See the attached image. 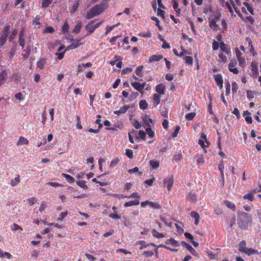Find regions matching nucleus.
I'll return each instance as SVG.
<instances>
[{"instance_id":"6e6552de","label":"nucleus","mask_w":261,"mask_h":261,"mask_svg":"<svg viewBox=\"0 0 261 261\" xmlns=\"http://www.w3.org/2000/svg\"><path fill=\"white\" fill-rule=\"evenodd\" d=\"M8 77V72L7 70H3L0 72V86L2 85Z\"/></svg>"},{"instance_id":"a878e982","label":"nucleus","mask_w":261,"mask_h":261,"mask_svg":"<svg viewBox=\"0 0 261 261\" xmlns=\"http://www.w3.org/2000/svg\"><path fill=\"white\" fill-rule=\"evenodd\" d=\"M151 233L153 237L156 238H163L164 237V235L163 233H159L155 229L152 230Z\"/></svg>"},{"instance_id":"2eb2a0df","label":"nucleus","mask_w":261,"mask_h":261,"mask_svg":"<svg viewBox=\"0 0 261 261\" xmlns=\"http://www.w3.org/2000/svg\"><path fill=\"white\" fill-rule=\"evenodd\" d=\"M165 87L163 84H159L156 86L155 90L160 94H164Z\"/></svg>"},{"instance_id":"f03ea898","label":"nucleus","mask_w":261,"mask_h":261,"mask_svg":"<svg viewBox=\"0 0 261 261\" xmlns=\"http://www.w3.org/2000/svg\"><path fill=\"white\" fill-rule=\"evenodd\" d=\"M106 8L107 6L105 4L96 5L87 12L85 17L87 19L92 18L96 16L99 15Z\"/></svg>"},{"instance_id":"9b49d317","label":"nucleus","mask_w":261,"mask_h":261,"mask_svg":"<svg viewBox=\"0 0 261 261\" xmlns=\"http://www.w3.org/2000/svg\"><path fill=\"white\" fill-rule=\"evenodd\" d=\"M142 120L144 124L146 125L147 127H151L150 123H152L153 122V120L149 117L148 115H145L142 118Z\"/></svg>"},{"instance_id":"ddd939ff","label":"nucleus","mask_w":261,"mask_h":261,"mask_svg":"<svg viewBox=\"0 0 261 261\" xmlns=\"http://www.w3.org/2000/svg\"><path fill=\"white\" fill-rule=\"evenodd\" d=\"M163 58V56L161 55H153L149 58L148 62H149V63H152V62H155V61H159L160 60H161Z\"/></svg>"},{"instance_id":"0e129e2a","label":"nucleus","mask_w":261,"mask_h":261,"mask_svg":"<svg viewBox=\"0 0 261 261\" xmlns=\"http://www.w3.org/2000/svg\"><path fill=\"white\" fill-rule=\"evenodd\" d=\"M54 31L55 30L53 27H48L45 29L44 32L46 33H53L54 32Z\"/></svg>"},{"instance_id":"2f4dec72","label":"nucleus","mask_w":261,"mask_h":261,"mask_svg":"<svg viewBox=\"0 0 261 261\" xmlns=\"http://www.w3.org/2000/svg\"><path fill=\"white\" fill-rule=\"evenodd\" d=\"M6 257L7 258L10 259L11 257V255L10 253L4 252L1 249H0V257Z\"/></svg>"},{"instance_id":"09e8293b","label":"nucleus","mask_w":261,"mask_h":261,"mask_svg":"<svg viewBox=\"0 0 261 261\" xmlns=\"http://www.w3.org/2000/svg\"><path fill=\"white\" fill-rule=\"evenodd\" d=\"M187 64L192 65L193 64V58L190 56H186L184 58Z\"/></svg>"},{"instance_id":"37998d69","label":"nucleus","mask_w":261,"mask_h":261,"mask_svg":"<svg viewBox=\"0 0 261 261\" xmlns=\"http://www.w3.org/2000/svg\"><path fill=\"white\" fill-rule=\"evenodd\" d=\"M53 0H43L42 6L43 8H47L51 3Z\"/></svg>"},{"instance_id":"864d4df0","label":"nucleus","mask_w":261,"mask_h":261,"mask_svg":"<svg viewBox=\"0 0 261 261\" xmlns=\"http://www.w3.org/2000/svg\"><path fill=\"white\" fill-rule=\"evenodd\" d=\"M139 137L144 141L146 140V134L143 130H140L138 132Z\"/></svg>"},{"instance_id":"680f3d73","label":"nucleus","mask_w":261,"mask_h":261,"mask_svg":"<svg viewBox=\"0 0 261 261\" xmlns=\"http://www.w3.org/2000/svg\"><path fill=\"white\" fill-rule=\"evenodd\" d=\"M238 89V86L236 82H233L232 83V93H236Z\"/></svg>"},{"instance_id":"774afa93","label":"nucleus","mask_w":261,"mask_h":261,"mask_svg":"<svg viewBox=\"0 0 261 261\" xmlns=\"http://www.w3.org/2000/svg\"><path fill=\"white\" fill-rule=\"evenodd\" d=\"M165 12L160 8H158L157 14L158 16H162L163 18H165Z\"/></svg>"},{"instance_id":"58836bf2","label":"nucleus","mask_w":261,"mask_h":261,"mask_svg":"<svg viewBox=\"0 0 261 261\" xmlns=\"http://www.w3.org/2000/svg\"><path fill=\"white\" fill-rule=\"evenodd\" d=\"M150 165L152 166L153 169H156L159 167L160 163L157 161H150Z\"/></svg>"},{"instance_id":"ea45409f","label":"nucleus","mask_w":261,"mask_h":261,"mask_svg":"<svg viewBox=\"0 0 261 261\" xmlns=\"http://www.w3.org/2000/svg\"><path fill=\"white\" fill-rule=\"evenodd\" d=\"M160 98L161 96L156 93L153 95V99L154 102H155L156 106L158 105L160 103Z\"/></svg>"},{"instance_id":"de8ad7c7","label":"nucleus","mask_w":261,"mask_h":261,"mask_svg":"<svg viewBox=\"0 0 261 261\" xmlns=\"http://www.w3.org/2000/svg\"><path fill=\"white\" fill-rule=\"evenodd\" d=\"M11 229L13 231H17L19 229L22 230V228L18 225L14 223L11 226Z\"/></svg>"},{"instance_id":"e433bc0d","label":"nucleus","mask_w":261,"mask_h":261,"mask_svg":"<svg viewBox=\"0 0 261 261\" xmlns=\"http://www.w3.org/2000/svg\"><path fill=\"white\" fill-rule=\"evenodd\" d=\"M146 131L149 138H153L154 136V133L152 130L151 127H147Z\"/></svg>"},{"instance_id":"338daca9","label":"nucleus","mask_w":261,"mask_h":261,"mask_svg":"<svg viewBox=\"0 0 261 261\" xmlns=\"http://www.w3.org/2000/svg\"><path fill=\"white\" fill-rule=\"evenodd\" d=\"M65 52L66 50L61 53H56V55L58 56V59L59 60H61L63 58Z\"/></svg>"},{"instance_id":"aec40b11","label":"nucleus","mask_w":261,"mask_h":261,"mask_svg":"<svg viewBox=\"0 0 261 261\" xmlns=\"http://www.w3.org/2000/svg\"><path fill=\"white\" fill-rule=\"evenodd\" d=\"M82 27V21H78L73 30V32L75 33L76 34L79 33L80 32Z\"/></svg>"},{"instance_id":"4d7b16f0","label":"nucleus","mask_w":261,"mask_h":261,"mask_svg":"<svg viewBox=\"0 0 261 261\" xmlns=\"http://www.w3.org/2000/svg\"><path fill=\"white\" fill-rule=\"evenodd\" d=\"M133 71V69L130 67H126L122 70L121 74H128Z\"/></svg>"},{"instance_id":"4c0bfd02","label":"nucleus","mask_w":261,"mask_h":261,"mask_svg":"<svg viewBox=\"0 0 261 261\" xmlns=\"http://www.w3.org/2000/svg\"><path fill=\"white\" fill-rule=\"evenodd\" d=\"M196 115V113L195 112H191L187 114L185 117L186 119L188 121H191L193 119Z\"/></svg>"},{"instance_id":"9d476101","label":"nucleus","mask_w":261,"mask_h":261,"mask_svg":"<svg viewBox=\"0 0 261 261\" xmlns=\"http://www.w3.org/2000/svg\"><path fill=\"white\" fill-rule=\"evenodd\" d=\"M236 62H230L228 65V68L229 71L232 72L233 74H238L239 73V70L236 68Z\"/></svg>"},{"instance_id":"6e6d98bb","label":"nucleus","mask_w":261,"mask_h":261,"mask_svg":"<svg viewBox=\"0 0 261 261\" xmlns=\"http://www.w3.org/2000/svg\"><path fill=\"white\" fill-rule=\"evenodd\" d=\"M244 21L249 22L251 24H253L254 23V19L251 16L246 17Z\"/></svg>"},{"instance_id":"dca6fc26","label":"nucleus","mask_w":261,"mask_h":261,"mask_svg":"<svg viewBox=\"0 0 261 261\" xmlns=\"http://www.w3.org/2000/svg\"><path fill=\"white\" fill-rule=\"evenodd\" d=\"M140 203V201L138 199H135L134 200L129 201L128 202H126L124 203L125 207L135 205H138Z\"/></svg>"},{"instance_id":"39448f33","label":"nucleus","mask_w":261,"mask_h":261,"mask_svg":"<svg viewBox=\"0 0 261 261\" xmlns=\"http://www.w3.org/2000/svg\"><path fill=\"white\" fill-rule=\"evenodd\" d=\"M146 205H148L154 210H160L161 207L160 204L156 202L146 201L141 203V206L143 207L145 206Z\"/></svg>"},{"instance_id":"5fc2aeb1","label":"nucleus","mask_w":261,"mask_h":261,"mask_svg":"<svg viewBox=\"0 0 261 261\" xmlns=\"http://www.w3.org/2000/svg\"><path fill=\"white\" fill-rule=\"evenodd\" d=\"M181 245L185 247L187 249H188V250H193V248L189 244L187 243L186 242H185V241H182L181 242Z\"/></svg>"},{"instance_id":"13d9d810","label":"nucleus","mask_w":261,"mask_h":261,"mask_svg":"<svg viewBox=\"0 0 261 261\" xmlns=\"http://www.w3.org/2000/svg\"><path fill=\"white\" fill-rule=\"evenodd\" d=\"M125 154L129 159H132L133 158V152L130 149H126L125 150Z\"/></svg>"},{"instance_id":"bb28decb","label":"nucleus","mask_w":261,"mask_h":261,"mask_svg":"<svg viewBox=\"0 0 261 261\" xmlns=\"http://www.w3.org/2000/svg\"><path fill=\"white\" fill-rule=\"evenodd\" d=\"M187 198L191 202L194 203L196 202L197 201L196 196L194 193H190L189 194V195L187 196Z\"/></svg>"},{"instance_id":"f8f14e48","label":"nucleus","mask_w":261,"mask_h":261,"mask_svg":"<svg viewBox=\"0 0 261 261\" xmlns=\"http://www.w3.org/2000/svg\"><path fill=\"white\" fill-rule=\"evenodd\" d=\"M131 85L137 91L140 92L141 93L144 92V91L142 89V87L140 83L139 82H133L131 83Z\"/></svg>"},{"instance_id":"a211bd4d","label":"nucleus","mask_w":261,"mask_h":261,"mask_svg":"<svg viewBox=\"0 0 261 261\" xmlns=\"http://www.w3.org/2000/svg\"><path fill=\"white\" fill-rule=\"evenodd\" d=\"M82 2V0H76L75 3L72 6L71 13H73L77 10L80 3Z\"/></svg>"},{"instance_id":"7c9ffc66","label":"nucleus","mask_w":261,"mask_h":261,"mask_svg":"<svg viewBox=\"0 0 261 261\" xmlns=\"http://www.w3.org/2000/svg\"><path fill=\"white\" fill-rule=\"evenodd\" d=\"M244 253L247 254L248 255H251L257 253V251L253 249L246 248L244 251Z\"/></svg>"},{"instance_id":"79ce46f5","label":"nucleus","mask_w":261,"mask_h":261,"mask_svg":"<svg viewBox=\"0 0 261 261\" xmlns=\"http://www.w3.org/2000/svg\"><path fill=\"white\" fill-rule=\"evenodd\" d=\"M198 143L201 146V147L203 149L204 152L206 153L207 151L205 148L208 147L209 145H205L204 142L202 139H199L198 141Z\"/></svg>"},{"instance_id":"1a4fd4ad","label":"nucleus","mask_w":261,"mask_h":261,"mask_svg":"<svg viewBox=\"0 0 261 261\" xmlns=\"http://www.w3.org/2000/svg\"><path fill=\"white\" fill-rule=\"evenodd\" d=\"M130 108L131 107L129 105H124L123 107L120 108L118 111H115L114 114L117 115H120L122 114H125Z\"/></svg>"},{"instance_id":"8fccbe9b","label":"nucleus","mask_w":261,"mask_h":261,"mask_svg":"<svg viewBox=\"0 0 261 261\" xmlns=\"http://www.w3.org/2000/svg\"><path fill=\"white\" fill-rule=\"evenodd\" d=\"M209 24L210 27L213 29V30H216L217 28V22L213 21V20H211Z\"/></svg>"},{"instance_id":"603ef678","label":"nucleus","mask_w":261,"mask_h":261,"mask_svg":"<svg viewBox=\"0 0 261 261\" xmlns=\"http://www.w3.org/2000/svg\"><path fill=\"white\" fill-rule=\"evenodd\" d=\"M197 162L198 164H203L204 162V160L202 155H197Z\"/></svg>"},{"instance_id":"f704fd0d","label":"nucleus","mask_w":261,"mask_h":261,"mask_svg":"<svg viewBox=\"0 0 261 261\" xmlns=\"http://www.w3.org/2000/svg\"><path fill=\"white\" fill-rule=\"evenodd\" d=\"M18 31L17 29H15L13 30L11 34L9 37V42H12L15 38L16 35L17 34Z\"/></svg>"},{"instance_id":"3c124183","label":"nucleus","mask_w":261,"mask_h":261,"mask_svg":"<svg viewBox=\"0 0 261 261\" xmlns=\"http://www.w3.org/2000/svg\"><path fill=\"white\" fill-rule=\"evenodd\" d=\"M27 201L30 206H32L37 202V199L35 197H31L28 199Z\"/></svg>"},{"instance_id":"a18cd8bd","label":"nucleus","mask_w":261,"mask_h":261,"mask_svg":"<svg viewBox=\"0 0 261 261\" xmlns=\"http://www.w3.org/2000/svg\"><path fill=\"white\" fill-rule=\"evenodd\" d=\"M120 160L118 158H116L114 160H113L110 164V167L111 168H113L114 167H115L117 166Z\"/></svg>"},{"instance_id":"393cba45","label":"nucleus","mask_w":261,"mask_h":261,"mask_svg":"<svg viewBox=\"0 0 261 261\" xmlns=\"http://www.w3.org/2000/svg\"><path fill=\"white\" fill-rule=\"evenodd\" d=\"M92 66L91 63H87L86 64H82L79 65L78 66V71H82L85 69L86 67H90Z\"/></svg>"},{"instance_id":"473e14b6","label":"nucleus","mask_w":261,"mask_h":261,"mask_svg":"<svg viewBox=\"0 0 261 261\" xmlns=\"http://www.w3.org/2000/svg\"><path fill=\"white\" fill-rule=\"evenodd\" d=\"M20 182V176L17 175L14 179H11V185L13 187L16 186Z\"/></svg>"},{"instance_id":"4468645a","label":"nucleus","mask_w":261,"mask_h":261,"mask_svg":"<svg viewBox=\"0 0 261 261\" xmlns=\"http://www.w3.org/2000/svg\"><path fill=\"white\" fill-rule=\"evenodd\" d=\"M220 49L222 51L228 55L230 53V50L227 48V45L225 44L223 42H221L220 43Z\"/></svg>"},{"instance_id":"5701e85b","label":"nucleus","mask_w":261,"mask_h":261,"mask_svg":"<svg viewBox=\"0 0 261 261\" xmlns=\"http://www.w3.org/2000/svg\"><path fill=\"white\" fill-rule=\"evenodd\" d=\"M24 144H29V141L25 138H24V137H20L19 139V140L17 142L16 145L17 146H19V145H23Z\"/></svg>"},{"instance_id":"20e7f679","label":"nucleus","mask_w":261,"mask_h":261,"mask_svg":"<svg viewBox=\"0 0 261 261\" xmlns=\"http://www.w3.org/2000/svg\"><path fill=\"white\" fill-rule=\"evenodd\" d=\"M94 22L95 21H92L85 26V29L87 31L88 33L86 36L93 33L95 30L98 28L101 24V22H99L96 23H94Z\"/></svg>"},{"instance_id":"e2e57ef3","label":"nucleus","mask_w":261,"mask_h":261,"mask_svg":"<svg viewBox=\"0 0 261 261\" xmlns=\"http://www.w3.org/2000/svg\"><path fill=\"white\" fill-rule=\"evenodd\" d=\"M212 47H213V50H217L219 47V43L215 40H213V44H212Z\"/></svg>"},{"instance_id":"423d86ee","label":"nucleus","mask_w":261,"mask_h":261,"mask_svg":"<svg viewBox=\"0 0 261 261\" xmlns=\"http://www.w3.org/2000/svg\"><path fill=\"white\" fill-rule=\"evenodd\" d=\"M236 55L240 65L243 66L245 64V59L242 56V54L238 48H236Z\"/></svg>"},{"instance_id":"a19ab883","label":"nucleus","mask_w":261,"mask_h":261,"mask_svg":"<svg viewBox=\"0 0 261 261\" xmlns=\"http://www.w3.org/2000/svg\"><path fill=\"white\" fill-rule=\"evenodd\" d=\"M66 180L69 183H72L74 181V179L71 176L66 174H63Z\"/></svg>"},{"instance_id":"cd10ccee","label":"nucleus","mask_w":261,"mask_h":261,"mask_svg":"<svg viewBox=\"0 0 261 261\" xmlns=\"http://www.w3.org/2000/svg\"><path fill=\"white\" fill-rule=\"evenodd\" d=\"M246 244L245 241H242L239 243V250L241 252H244V251L246 249Z\"/></svg>"},{"instance_id":"4be33fe9","label":"nucleus","mask_w":261,"mask_h":261,"mask_svg":"<svg viewBox=\"0 0 261 261\" xmlns=\"http://www.w3.org/2000/svg\"><path fill=\"white\" fill-rule=\"evenodd\" d=\"M79 41L80 40H76V42H72L70 45H69L68 46L67 49H75L76 48H77L81 44V43H80L79 42Z\"/></svg>"},{"instance_id":"c85d7f7f","label":"nucleus","mask_w":261,"mask_h":261,"mask_svg":"<svg viewBox=\"0 0 261 261\" xmlns=\"http://www.w3.org/2000/svg\"><path fill=\"white\" fill-rule=\"evenodd\" d=\"M140 108L142 110H145L148 107V103L145 100H141L139 102Z\"/></svg>"},{"instance_id":"0eeeda50","label":"nucleus","mask_w":261,"mask_h":261,"mask_svg":"<svg viewBox=\"0 0 261 261\" xmlns=\"http://www.w3.org/2000/svg\"><path fill=\"white\" fill-rule=\"evenodd\" d=\"M173 183V178L172 177L166 178L163 181V184L164 186H167L168 191H170L171 189Z\"/></svg>"},{"instance_id":"72a5a7b5","label":"nucleus","mask_w":261,"mask_h":261,"mask_svg":"<svg viewBox=\"0 0 261 261\" xmlns=\"http://www.w3.org/2000/svg\"><path fill=\"white\" fill-rule=\"evenodd\" d=\"M225 203L226 204V206L228 208H230L231 211H235L236 206H235L234 204L233 203H232V202H230L229 201L225 200Z\"/></svg>"},{"instance_id":"7ed1b4c3","label":"nucleus","mask_w":261,"mask_h":261,"mask_svg":"<svg viewBox=\"0 0 261 261\" xmlns=\"http://www.w3.org/2000/svg\"><path fill=\"white\" fill-rule=\"evenodd\" d=\"M10 25H6L3 28V32L0 34V45L3 46L6 42L10 31Z\"/></svg>"},{"instance_id":"6ab92c4d","label":"nucleus","mask_w":261,"mask_h":261,"mask_svg":"<svg viewBox=\"0 0 261 261\" xmlns=\"http://www.w3.org/2000/svg\"><path fill=\"white\" fill-rule=\"evenodd\" d=\"M214 79L217 85L223 83L222 76L221 74H218L214 75Z\"/></svg>"},{"instance_id":"052dcab7","label":"nucleus","mask_w":261,"mask_h":261,"mask_svg":"<svg viewBox=\"0 0 261 261\" xmlns=\"http://www.w3.org/2000/svg\"><path fill=\"white\" fill-rule=\"evenodd\" d=\"M208 256L211 259H218V255L217 254H215L211 252H210L208 253Z\"/></svg>"},{"instance_id":"c03bdc74","label":"nucleus","mask_w":261,"mask_h":261,"mask_svg":"<svg viewBox=\"0 0 261 261\" xmlns=\"http://www.w3.org/2000/svg\"><path fill=\"white\" fill-rule=\"evenodd\" d=\"M143 68V66H138L136 70V74L139 76V77H142V74L141 73L142 69Z\"/></svg>"},{"instance_id":"f3484780","label":"nucleus","mask_w":261,"mask_h":261,"mask_svg":"<svg viewBox=\"0 0 261 261\" xmlns=\"http://www.w3.org/2000/svg\"><path fill=\"white\" fill-rule=\"evenodd\" d=\"M165 243L166 244H171L174 247H177L179 245L178 242L172 238L167 240Z\"/></svg>"},{"instance_id":"c9c22d12","label":"nucleus","mask_w":261,"mask_h":261,"mask_svg":"<svg viewBox=\"0 0 261 261\" xmlns=\"http://www.w3.org/2000/svg\"><path fill=\"white\" fill-rule=\"evenodd\" d=\"M76 184L80 187L83 189H87L88 187L86 184V181L84 180H80L76 181Z\"/></svg>"},{"instance_id":"bf43d9fd","label":"nucleus","mask_w":261,"mask_h":261,"mask_svg":"<svg viewBox=\"0 0 261 261\" xmlns=\"http://www.w3.org/2000/svg\"><path fill=\"white\" fill-rule=\"evenodd\" d=\"M218 56L220 60L222 62L225 63L227 62V57L222 53L219 54Z\"/></svg>"},{"instance_id":"412c9836","label":"nucleus","mask_w":261,"mask_h":261,"mask_svg":"<svg viewBox=\"0 0 261 261\" xmlns=\"http://www.w3.org/2000/svg\"><path fill=\"white\" fill-rule=\"evenodd\" d=\"M31 50V46L30 45H28L25 49H24L23 51L25 53L23 55V58L25 59H27L30 54V52Z\"/></svg>"},{"instance_id":"f257e3e1","label":"nucleus","mask_w":261,"mask_h":261,"mask_svg":"<svg viewBox=\"0 0 261 261\" xmlns=\"http://www.w3.org/2000/svg\"><path fill=\"white\" fill-rule=\"evenodd\" d=\"M239 226L245 229L251 224V218L247 213H239L238 216Z\"/></svg>"},{"instance_id":"c756f323","label":"nucleus","mask_w":261,"mask_h":261,"mask_svg":"<svg viewBox=\"0 0 261 261\" xmlns=\"http://www.w3.org/2000/svg\"><path fill=\"white\" fill-rule=\"evenodd\" d=\"M46 63L45 59L42 58L37 62V67L40 69H42L44 68V66Z\"/></svg>"},{"instance_id":"69168bd1","label":"nucleus","mask_w":261,"mask_h":261,"mask_svg":"<svg viewBox=\"0 0 261 261\" xmlns=\"http://www.w3.org/2000/svg\"><path fill=\"white\" fill-rule=\"evenodd\" d=\"M116 27V25H112V26H107L106 27V32L105 33V35H107L112 30H113Z\"/></svg>"},{"instance_id":"b1692460","label":"nucleus","mask_w":261,"mask_h":261,"mask_svg":"<svg viewBox=\"0 0 261 261\" xmlns=\"http://www.w3.org/2000/svg\"><path fill=\"white\" fill-rule=\"evenodd\" d=\"M251 66L252 67V71L253 72V76H257L258 74V67L257 65L255 63L252 62L251 64Z\"/></svg>"},{"instance_id":"49530a36","label":"nucleus","mask_w":261,"mask_h":261,"mask_svg":"<svg viewBox=\"0 0 261 261\" xmlns=\"http://www.w3.org/2000/svg\"><path fill=\"white\" fill-rule=\"evenodd\" d=\"M244 198L248 199L250 201H252L254 199V197L251 193H248L244 196Z\"/></svg>"}]
</instances>
